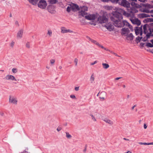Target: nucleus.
<instances>
[{
    "label": "nucleus",
    "instance_id": "nucleus-1",
    "mask_svg": "<svg viewBox=\"0 0 153 153\" xmlns=\"http://www.w3.org/2000/svg\"><path fill=\"white\" fill-rule=\"evenodd\" d=\"M110 19L113 22L114 25L115 27H121L125 26H128L129 27L132 31H133L132 26L131 25L126 21L122 20V19H121L116 18L113 17H111Z\"/></svg>",
    "mask_w": 153,
    "mask_h": 153
},
{
    "label": "nucleus",
    "instance_id": "nucleus-2",
    "mask_svg": "<svg viewBox=\"0 0 153 153\" xmlns=\"http://www.w3.org/2000/svg\"><path fill=\"white\" fill-rule=\"evenodd\" d=\"M143 33L146 34V36L143 38L142 36H138L136 38V40L140 42L141 39L143 42L146 41L150 36H153V30L149 28L147 24L143 26Z\"/></svg>",
    "mask_w": 153,
    "mask_h": 153
},
{
    "label": "nucleus",
    "instance_id": "nucleus-3",
    "mask_svg": "<svg viewBox=\"0 0 153 153\" xmlns=\"http://www.w3.org/2000/svg\"><path fill=\"white\" fill-rule=\"evenodd\" d=\"M111 14L112 16L111 17H115L116 18H120L121 19H123L122 14L126 17L133 16L132 15H131L128 12L120 8H117L116 11L113 12Z\"/></svg>",
    "mask_w": 153,
    "mask_h": 153
},
{
    "label": "nucleus",
    "instance_id": "nucleus-4",
    "mask_svg": "<svg viewBox=\"0 0 153 153\" xmlns=\"http://www.w3.org/2000/svg\"><path fill=\"white\" fill-rule=\"evenodd\" d=\"M79 15L82 16H84L87 15L86 12L88 10V7L86 6H82L79 7Z\"/></svg>",
    "mask_w": 153,
    "mask_h": 153
},
{
    "label": "nucleus",
    "instance_id": "nucleus-5",
    "mask_svg": "<svg viewBox=\"0 0 153 153\" xmlns=\"http://www.w3.org/2000/svg\"><path fill=\"white\" fill-rule=\"evenodd\" d=\"M97 21L100 24L105 23L108 21V18L105 14L100 16L98 18Z\"/></svg>",
    "mask_w": 153,
    "mask_h": 153
},
{
    "label": "nucleus",
    "instance_id": "nucleus-6",
    "mask_svg": "<svg viewBox=\"0 0 153 153\" xmlns=\"http://www.w3.org/2000/svg\"><path fill=\"white\" fill-rule=\"evenodd\" d=\"M17 97L13 95H10L9 97V102L10 103L16 105L18 103Z\"/></svg>",
    "mask_w": 153,
    "mask_h": 153
},
{
    "label": "nucleus",
    "instance_id": "nucleus-7",
    "mask_svg": "<svg viewBox=\"0 0 153 153\" xmlns=\"http://www.w3.org/2000/svg\"><path fill=\"white\" fill-rule=\"evenodd\" d=\"M47 5L46 2L44 0H40L38 4V7L42 9L46 8Z\"/></svg>",
    "mask_w": 153,
    "mask_h": 153
},
{
    "label": "nucleus",
    "instance_id": "nucleus-8",
    "mask_svg": "<svg viewBox=\"0 0 153 153\" xmlns=\"http://www.w3.org/2000/svg\"><path fill=\"white\" fill-rule=\"evenodd\" d=\"M134 30L135 34L137 35L140 34V36H141L143 34L142 26H141L140 27H136Z\"/></svg>",
    "mask_w": 153,
    "mask_h": 153
},
{
    "label": "nucleus",
    "instance_id": "nucleus-9",
    "mask_svg": "<svg viewBox=\"0 0 153 153\" xmlns=\"http://www.w3.org/2000/svg\"><path fill=\"white\" fill-rule=\"evenodd\" d=\"M130 13H128L129 14H131V15H132L133 16H130L127 17L128 18H134V13H137L138 12L137 10L134 7H132L130 9V10L128 11Z\"/></svg>",
    "mask_w": 153,
    "mask_h": 153
},
{
    "label": "nucleus",
    "instance_id": "nucleus-10",
    "mask_svg": "<svg viewBox=\"0 0 153 153\" xmlns=\"http://www.w3.org/2000/svg\"><path fill=\"white\" fill-rule=\"evenodd\" d=\"M131 22L134 24H136L137 25H139L141 24L140 21L137 19L134 18H129Z\"/></svg>",
    "mask_w": 153,
    "mask_h": 153
},
{
    "label": "nucleus",
    "instance_id": "nucleus-11",
    "mask_svg": "<svg viewBox=\"0 0 153 153\" xmlns=\"http://www.w3.org/2000/svg\"><path fill=\"white\" fill-rule=\"evenodd\" d=\"M120 4L125 7L127 8H128L130 7V3L126 0H122Z\"/></svg>",
    "mask_w": 153,
    "mask_h": 153
},
{
    "label": "nucleus",
    "instance_id": "nucleus-12",
    "mask_svg": "<svg viewBox=\"0 0 153 153\" xmlns=\"http://www.w3.org/2000/svg\"><path fill=\"white\" fill-rule=\"evenodd\" d=\"M47 9L48 11L51 13H54L55 12V8L54 6L52 5H49Z\"/></svg>",
    "mask_w": 153,
    "mask_h": 153
},
{
    "label": "nucleus",
    "instance_id": "nucleus-13",
    "mask_svg": "<svg viewBox=\"0 0 153 153\" xmlns=\"http://www.w3.org/2000/svg\"><path fill=\"white\" fill-rule=\"evenodd\" d=\"M70 6H71V10L75 12L79 10V7L76 4L72 3L70 4Z\"/></svg>",
    "mask_w": 153,
    "mask_h": 153
},
{
    "label": "nucleus",
    "instance_id": "nucleus-14",
    "mask_svg": "<svg viewBox=\"0 0 153 153\" xmlns=\"http://www.w3.org/2000/svg\"><path fill=\"white\" fill-rule=\"evenodd\" d=\"M104 27L109 31H111L114 29V26L110 23H108L105 24Z\"/></svg>",
    "mask_w": 153,
    "mask_h": 153
},
{
    "label": "nucleus",
    "instance_id": "nucleus-15",
    "mask_svg": "<svg viewBox=\"0 0 153 153\" xmlns=\"http://www.w3.org/2000/svg\"><path fill=\"white\" fill-rule=\"evenodd\" d=\"M129 30L128 28H123L122 29V35L126 36L129 33Z\"/></svg>",
    "mask_w": 153,
    "mask_h": 153
},
{
    "label": "nucleus",
    "instance_id": "nucleus-16",
    "mask_svg": "<svg viewBox=\"0 0 153 153\" xmlns=\"http://www.w3.org/2000/svg\"><path fill=\"white\" fill-rule=\"evenodd\" d=\"M61 32L62 33H72L73 32L72 30L70 29H67L65 27H62L61 28Z\"/></svg>",
    "mask_w": 153,
    "mask_h": 153
},
{
    "label": "nucleus",
    "instance_id": "nucleus-17",
    "mask_svg": "<svg viewBox=\"0 0 153 153\" xmlns=\"http://www.w3.org/2000/svg\"><path fill=\"white\" fill-rule=\"evenodd\" d=\"M84 16L86 19L90 20H94L95 18V16L94 15H86Z\"/></svg>",
    "mask_w": 153,
    "mask_h": 153
},
{
    "label": "nucleus",
    "instance_id": "nucleus-18",
    "mask_svg": "<svg viewBox=\"0 0 153 153\" xmlns=\"http://www.w3.org/2000/svg\"><path fill=\"white\" fill-rule=\"evenodd\" d=\"M100 100L101 101L104 100L106 95V93L104 91H102L100 93Z\"/></svg>",
    "mask_w": 153,
    "mask_h": 153
},
{
    "label": "nucleus",
    "instance_id": "nucleus-19",
    "mask_svg": "<svg viewBox=\"0 0 153 153\" xmlns=\"http://www.w3.org/2000/svg\"><path fill=\"white\" fill-rule=\"evenodd\" d=\"M23 33V30L22 29H21L19 30L17 33L16 37L17 39H21L22 37Z\"/></svg>",
    "mask_w": 153,
    "mask_h": 153
},
{
    "label": "nucleus",
    "instance_id": "nucleus-20",
    "mask_svg": "<svg viewBox=\"0 0 153 153\" xmlns=\"http://www.w3.org/2000/svg\"><path fill=\"white\" fill-rule=\"evenodd\" d=\"M5 79L7 80L16 81V79L15 78V77L11 75H7L5 77Z\"/></svg>",
    "mask_w": 153,
    "mask_h": 153
},
{
    "label": "nucleus",
    "instance_id": "nucleus-21",
    "mask_svg": "<svg viewBox=\"0 0 153 153\" xmlns=\"http://www.w3.org/2000/svg\"><path fill=\"white\" fill-rule=\"evenodd\" d=\"M103 120L105 123L110 124V125H112L114 124L113 122L108 118H105Z\"/></svg>",
    "mask_w": 153,
    "mask_h": 153
},
{
    "label": "nucleus",
    "instance_id": "nucleus-22",
    "mask_svg": "<svg viewBox=\"0 0 153 153\" xmlns=\"http://www.w3.org/2000/svg\"><path fill=\"white\" fill-rule=\"evenodd\" d=\"M126 36L127 39L128 40H132L134 38V36L131 33L128 34Z\"/></svg>",
    "mask_w": 153,
    "mask_h": 153
},
{
    "label": "nucleus",
    "instance_id": "nucleus-23",
    "mask_svg": "<svg viewBox=\"0 0 153 153\" xmlns=\"http://www.w3.org/2000/svg\"><path fill=\"white\" fill-rule=\"evenodd\" d=\"M149 16H150L149 15L145 13H141L139 15L140 17L142 18Z\"/></svg>",
    "mask_w": 153,
    "mask_h": 153
},
{
    "label": "nucleus",
    "instance_id": "nucleus-24",
    "mask_svg": "<svg viewBox=\"0 0 153 153\" xmlns=\"http://www.w3.org/2000/svg\"><path fill=\"white\" fill-rule=\"evenodd\" d=\"M95 79V77H94V74H92L90 78V80L91 82V83H93Z\"/></svg>",
    "mask_w": 153,
    "mask_h": 153
},
{
    "label": "nucleus",
    "instance_id": "nucleus-25",
    "mask_svg": "<svg viewBox=\"0 0 153 153\" xmlns=\"http://www.w3.org/2000/svg\"><path fill=\"white\" fill-rule=\"evenodd\" d=\"M102 66L103 68L105 69H107L109 67V65L106 63H102Z\"/></svg>",
    "mask_w": 153,
    "mask_h": 153
},
{
    "label": "nucleus",
    "instance_id": "nucleus-26",
    "mask_svg": "<svg viewBox=\"0 0 153 153\" xmlns=\"http://www.w3.org/2000/svg\"><path fill=\"white\" fill-rule=\"evenodd\" d=\"M143 11L146 13H153V10H150L147 8H146L144 9Z\"/></svg>",
    "mask_w": 153,
    "mask_h": 153
},
{
    "label": "nucleus",
    "instance_id": "nucleus-27",
    "mask_svg": "<svg viewBox=\"0 0 153 153\" xmlns=\"http://www.w3.org/2000/svg\"><path fill=\"white\" fill-rule=\"evenodd\" d=\"M39 0H29V2L33 4L34 5L36 4Z\"/></svg>",
    "mask_w": 153,
    "mask_h": 153
},
{
    "label": "nucleus",
    "instance_id": "nucleus-28",
    "mask_svg": "<svg viewBox=\"0 0 153 153\" xmlns=\"http://www.w3.org/2000/svg\"><path fill=\"white\" fill-rule=\"evenodd\" d=\"M66 137L68 139H70L72 137V136L70 135L68 132H66Z\"/></svg>",
    "mask_w": 153,
    "mask_h": 153
},
{
    "label": "nucleus",
    "instance_id": "nucleus-29",
    "mask_svg": "<svg viewBox=\"0 0 153 153\" xmlns=\"http://www.w3.org/2000/svg\"><path fill=\"white\" fill-rule=\"evenodd\" d=\"M146 46L152 48L153 47V45L150 43L148 42L146 44Z\"/></svg>",
    "mask_w": 153,
    "mask_h": 153
},
{
    "label": "nucleus",
    "instance_id": "nucleus-30",
    "mask_svg": "<svg viewBox=\"0 0 153 153\" xmlns=\"http://www.w3.org/2000/svg\"><path fill=\"white\" fill-rule=\"evenodd\" d=\"M49 1L51 4H55L57 2V0H49Z\"/></svg>",
    "mask_w": 153,
    "mask_h": 153
},
{
    "label": "nucleus",
    "instance_id": "nucleus-31",
    "mask_svg": "<svg viewBox=\"0 0 153 153\" xmlns=\"http://www.w3.org/2000/svg\"><path fill=\"white\" fill-rule=\"evenodd\" d=\"M78 59L77 58H76L74 59V63L75 64V65L76 66H77V63H78Z\"/></svg>",
    "mask_w": 153,
    "mask_h": 153
},
{
    "label": "nucleus",
    "instance_id": "nucleus-32",
    "mask_svg": "<svg viewBox=\"0 0 153 153\" xmlns=\"http://www.w3.org/2000/svg\"><path fill=\"white\" fill-rule=\"evenodd\" d=\"M47 34L48 35L50 36H51L52 35V32L51 30H48V31Z\"/></svg>",
    "mask_w": 153,
    "mask_h": 153
},
{
    "label": "nucleus",
    "instance_id": "nucleus-33",
    "mask_svg": "<svg viewBox=\"0 0 153 153\" xmlns=\"http://www.w3.org/2000/svg\"><path fill=\"white\" fill-rule=\"evenodd\" d=\"M91 42L96 44V45H99V43L98 42H97L96 40H93V39H92V40H91Z\"/></svg>",
    "mask_w": 153,
    "mask_h": 153
},
{
    "label": "nucleus",
    "instance_id": "nucleus-34",
    "mask_svg": "<svg viewBox=\"0 0 153 153\" xmlns=\"http://www.w3.org/2000/svg\"><path fill=\"white\" fill-rule=\"evenodd\" d=\"M119 0H110L111 2L113 3H117Z\"/></svg>",
    "mask_w": 153,
    "mask_h": 153
},
{
    "label": "nucleus",
    "instance_id": "nucleus-35",
    "mask_svg": "<svg viewBox=\"0 0 153 153\" xmlns=\"http://www.w3.org/2000/svg\"><path fill=\"white\" fill-rule=\"evenodd\" d=\"M146 7L149 8H153V6L150 4H147L146 5Z\"/></svg>",
    "mask_w": 153,
    "mask_h": 153
},
{
    "label": "nucleus",
    "instance_id": "nucleus-36",
    "mask_svg": "<svg viewBox=\"0 0 153 153\" xmlns=\"http://www.w3.org/2000/svg\"><path fill=\"white\" fill-rule=\"evenodd\" d=\"M55 60L54 59H51L50 60V63L52 65H53L55 62Z\"/></svg>",
    "mask_w": 153,
    "mask_h": 153
},
{
    "label": "nucleus",
    "instance_id": "nucleus-37",
    "mask_svg": "<svg viewBox=\"0 0 153 153\" xmlns=\"http://www.w3.org/2000/svg\"><path fill=\"white\" fill-rule=\"evenodd\" d=\"M71 10V6H69L67 7V11L68 12H70Z\"/></svg>",
    "mask_w": 153,
    "mask_h": 153
},
{
    "label": "nucleus",
    "instance_id": "nucleus-38",
    "mask_svg": "<svg viewBox=\"0 0 153 153\" xmlns=\"http://www.w3.org/2000/svg\"><path fill=\"white\" fill-rule=\"evenodd\" d=\"M12 71L13 73H16L17 71V69L16 68H13L12 70Z\"/></svg>",
    "mask_w": 153,
    "mask_h": 153
},
{
    "label": "nucleus",
    "instance_id": "nucleus-39",
    "mask_svg": "<svg viewBox=\"0 0 153 153\" xmlns=\"http://www.w3.org/2000/svg\"><path fill=\"white\" fill-rule=\"evenodd\" d=\"M14 42L13 41L10 44V46L12 47L13 48L14 44Z\"/></svg>",
    "mask_w": 153,
    "mask_h": 153
},
{
    "label": "nucleus",
    "instance_id": "nucleus-40",
    "mask_svg": "<svg viewBox=\"0 0 153 153\" xmlns=\"http://www.w3.org/2000/svg\"><path fill=\"white\" fill-rule=\"evenodd\" d=\"M70 97L71 98L73 99H76V97L74 95H71L70 96Z\"/></svg>",
    "mask_w": 153,
    "mask_h": 153
},
{
    "label": "nucleus",
    "instance_id": "nucleus-41",
    "mask_svg": "<svg viewBox=\"0 0 153 153\" xmlns=\"http://www.w3.org/2000/svg\"><path fill=\"white\" fill-rule=\"evenodd\" d=\"M97 61H95L93 62H92L90 64L91 65H93L97 63Z\"/></svg>",
    "mask_w": 153,
    "mask_h": 153
},
{
    "label": "nucleus",
    "instance_id": "nucleus-42",
    "mask_svg": "<svg viewBox=\"0 0 153 153\" xmlns=\"http://www.w3.org/2000/svg\"><path fill=\"white\" fill-rule=\"evenodd\" d=\"M150 18H147L146 19H145V21H146V22H150Z\"/></svg>",
    "mask_w": 153,
    "mask_h": 153
},
{
    "label": "nucleus",
    "instance_id": "nucleus-43",
    "mask_svg": "<svg viewBox=\"0 0 153 153\" xmlns=\"http://www.w3.org/2000/svg\"><path fill=\"white\" fill-rule=\"evenodd\" d=\"M91 118H92V119L94 121H97L96 118H95V117H94V116H92V117Z\"/></svg>",
    "mask_w": 153,
    "mask_h": 153
},
{
    "label": "nucleus",
    "instance_id": "nucleus-44",
    "mask_svg": "<svg viewBox=\"0 0 153 153\" xmlns=\"http://www.w3.org/2000/svg\"><path fill=\"white\" fill-rule=\"evenodd\" d=\"M61 129H62V128L60 127H58L57 128V130L58 131H60V130H61Z\"/></svg>",
    "mask_w": 153,
    "mask_h": 153
},
{
    "label": "nucleus",
    "instance_id": "nucleus-45",
    "mask_svg": "<svg viewBox=\"0 0 153 153\" xmlns=\"http://www.w3.org/2000/svg\"><path fill=\"white\" fill-rule=\"evenodd\" d=\"M75 90L76 91H78L79 90V87H76L74 88Z\"/></svg>",
    "mask_w": 153,
    "mask_h": 153
},
{
    "label": "nucleus",
    "instance_id": "nucleus-46",
    "mask_svg": "<svg viewBox=\"0 0 153 153\" xmlns=\"http://www.w3.org/2000/svg\"><path fill=\"white\" fill-rule=\"evenodd\" d=\"M143 145H150L149 143H143Z\"/></svg>",
    "mask_w": 153,
    "mask_h": 153
},
{
    "label": "nucleus",
    "instance_id": "nucleus-47",
    "mask_svg": "<svg viewBox=\"0 0 153 153\" xmlns=\"http://www.w3.org/2000/svg\"><path fill=\"white\" fill-rule=\"evenodd\" d=\"M101 1L104 2H108L110 0H101Z\"/></svg>",
    "mask_w": 153,
    "mask_h": 153
},
{
    "label": "nucleus",
    "instance_id": "nucleus-48",
    "mask_svg": "<svg viewBox=\"0 0 153 153\" xmlns=\"http://www.w3.org/2000/svg\"><path fill=\"white\" fill-rule=\"evenodd\" d=\"M97 45L99 47H101V48H102V49H103V48H104V47H103V46L100 45L99 44V45Z\"/></svg>",
    "mask_w": 153,
    "mask_h": 153
},
{
    "label": "nucleus",
    "instance_id": "nucleus-49",
    "mask_svg": "<svg viewBox=\"0 0 153 153\" xmlns=\"http://www.w3.org/2000/svg\"><path fill=\"white\" fill-rule=\"evenodd\" d=\"M147 128V126H146V124H144V129H146Z\"/></svg>",
    "mask_w": 153,
    "mask_h": 153
},
{
    "label": "nucleus",
    "instance_id": "nucleus-50",
    "mask_svg": "<svg viewBox=\"0 0 153 153\" xmlns=\"http://www.w3.org/2000/svg\"><path fill=\"white\" fill-rule=\"evenodd\" d=\"M15 24L16 25H17L18 26H19V23H18V21H16V22H15Z\"/></svg>",
    "mask_w": 153,
    "mask_h": 153
},
{
    "label": "nucleus",
    "instance_id": "nucleus-51",
    "mask_svg": "<svg viewBox=\"0 0 153 153\" xmlns=\"http://www.w3.org/2000/svg\"><path fill=\"white\" fill-rule=\"evenodd\" d=\"M87 38L88 39V40H89L90 41H91V40H92V39H91V38H90L88 36H87Z\"/></svg>",
    "mask_w": 153,
    "mask_h": 153
},
{
    "label": "nucleus",
    "instance_id": "nucleus-52",
    "mask_svg": "<svg viewBox=\"0 0 153 153\" xmlns=\"http://www.w3.org/2000/svg\"><path fill=\"white\" fill-rule=\"evenodd\" d=\"M121 77H117V78H116L115 79V80H119V79H121Z\"/></svg>",
    "mask_w": 153,
    "mask_h": 153
},
{
    "label": "nucleus",
    "instance_id": "nucleus-53",
    "mask_svg": "<svg viewBox=\"0 0 153 153\" xmlns=\"http://www.w3.org/2000/svg\"><path fill=\"white\" fill-rule=\"evenodd\" d=\"M131 5L134 6V5H135V2H133L131 3Z\"/></svg>",
    "mask_w": 153,
    "mask_h": 153
},
{
    "label": "nucleus",
    "instance_id": "nucleus-54",
    "mask_svg": "<svg viewBox=\"0 0 153 153\" xmlns=\"http://www.w3.org/2000/svg\"><path fill=\"white\" fill-rule=\"evenodd\" d=\"M26 47L28 48L29 47V45L28 44V42H27V43H26Z\"/></svg>",
    "mask_w": 153,
    "mask_h": 153
},
{
    "label": "nucleus",
    "instance_id": "nucleus-55",
    "mask_svg": "<svg viewBox=\"0 0 153 153\" xmlns=\"http://www.w3.org/2000/svg\"><path fill=\"white\" fill-rule=\"evenodd\" d=\"M113 54H114V55H115V56H117L120 57V56H119L117 55V54L115 53H113Z\"/></svg>",
    "mask_w": 153,
    "mask_h": 153
},
{
    "label": "nucleus",
    "instance_id": "nucleus-56",
    "mask_svg": "<svg viewBox=\"0 0 153 153\" xmlns=\"http://www.w3.org/2000/svg\"><path fill=\"white\" fill-rule=\"evenodd\" d=\"M138 0L141 2H145V1H146V0Z\"/></svg>",
    "mask_w": 153,
    "mask_h": 153
},
{
    "label": "nucleus",
    "instance_id": "nucleus-57",
    "mask_svg": "<svg viewBox=\"0 0 153 153\" xmlns=\"http://www.w3.org/2000/svg\"><path fill=\"white\" fill-rule=\"evenodd\" d=\"M103 49H104L105 50H106V51H110L109 50H108V49H107V48H105L104 47V48H103Z\"/></svg>",
    "mask_w": 153,
    "mask_h": 153
},
{
    "label": "nucleus",
    "instance_id": "nucleus-58",
    "mask_svg": "<svg viewBox=\"0 0 153 153\" xmlns=\"http://www.w3.org/2000/svg\"><path fill=\"white\" fill-rule=\"evenodd\" d=\"M150 22H153V18H150Z\"/></svg>",
    "mask_w": 153,
    "mask_h": 153
},
{
    "label": "nucleus",
    "instance_id": "nucleus-59",
    "mask_svg": "<svg viewBox=\"0 0 153 153\" xmlns=\"http://www.w3.org/2000/svg\"><path fill=\"white\" fill-rule=\"evenodd\" d=\"M125 153H132V152L131 151H128L127 152H125Z\"/></svg>",
    "mask_w": 153,
    "mask_h": 153
},
{
    "label": "nucleus",
    "instance_id": "nucleus-60",
    "mask_svg": "<svg viewBox=\"0 0 153 153\" xmlns=\"http://www.w3.org/2000/svg\"><path fill=\"white\" fill-rule=\"evenodd\" d=\"M59 69H61L62 68V66L61 65H60L59 66Z\"/></svg>",
    "mask_w": 153,
    "mask_h": 153
},
{
    "label": "nucleus",
    "instance_id": "nucleus-61",
    "mask_svg": "<svg viewBox=\"0 0 153 153\" xmlns=\"http://www.w3.org/2000/svg\"><path fill=\"white\" fill-rule=\"evenodd\" d=\"M136 106L135 105H134L133 106L132 108L131 109L132 110H133L134 108V107Z\"/></svg>",
    "mask_w": 153,
    "mask_h": 153
},
{
    "label": "nucleus",
    "instance_id": "nucleus-62",
    "mask_svg": "<svg viewBox=\"0 0 153 153\" xmlns=\"http://www.w3.org/2000/svg\"><path fill=\"white\" fill-rule=\"evenodd\" d=\"M139 144L140 145H143V142H139Z\"/></svg>",
    "mask_w": 153,
    "mask_h": 153
},
{
    "label": "nucleus",
    "instance_id": "nucleus-63",
    "mask_svg": "<svg viewBox=\"0 0 153 153\" xmlns=\"http://www.w3.org/2000/svg\"><path fill=\"white\" fill-rule=\"evenodd\" d=\"M123 140H129V139H127V138H123Z\"/></svg>",
    "mask_w": 153,
    "mask_h": 153
},
{
    "label": "nucleus",
    "instance_id": "nucleus-64",
    "mask_svg": "<svg viewBox=\"0 0 153 153\" xmlns=\"http://www.w3.org/2000/svg\"><path fill=\"white\" fill-rule=\"evenodd\" d=\"M122 87H123V88H126V85H122Z\"/></svg>",
    "mask_w": 153,
    "mask_h": 153
}]
</instances>
